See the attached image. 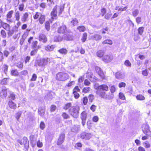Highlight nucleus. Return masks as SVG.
<instances>
[{
	"instance_id": "nucleus-56",
	"label": "nucleus",
	"mask_w": 151,
	"mask_h": 151,
	"mask_svg": "<svg viewBox=\"0 0 151 151\" xmlns=\"http://www.w3.org/2000/svg\"><path fill=\"white\" fill-rule=\"evenodd\" d=\"M37 63L38 65L40 66H44L42 59L39 60Z\"/></svg>"
},
{
	"instance_id": "nucleus-52",
	"label": "nucleus",
	"mask_w": 151,
	"mask_h": 151,
	"mask_svg": "<svg viewBox=\"0 0 151 151\" xmlns=\"http://www.w3.org/2000/svg\"><path fill=\"white\" fill-rule=\"evenodd\" d=\"M23 66V63L21 62H19L17 64V66L19 68H22Z\"/></svg>"
},
{
	"instance_id": "nucleus-53",
	"label": "nucleus",
	"mask_w": 151,
	"mask_h": 151,
	"mask_svg": "<svg viewBox=\"0 0 151 151\" xmlns=\"http://www.w3.org/2000/svg\"><path fill=\"white\" fill-rule=\"evenodd\" d=\"M45 124L43 122H41L40 124V127L41 129H43L45 128Z\"/></svg>"
},
{
	"instance_id": "nucleus-26",
	"label": "nucleus",
	"mask_w": 151,
	"mask_h": 151,
	"mask_svg": "<svg viewBox=\"0 0 151 151\" xmlns=\"http://www.w3.org/2000/svg\"><path fill=\"white\" fill-rule=\"evenodd\" d=\"M104 52L103 50H100L98 51L96 53V55L98 57L101 58L104 55Z\"/></svg>"
},
{
	"instance_id": "nucleus-43",
	"label": "nucleus",
	"mask_w": 151,
	"mask_h": 151,
	"mask_svg": "<svg viewBox=\"0 0 151 151\" xmlns=\"http://www.w3.org/2000/svg\"><path fill=\"white\" fill-rule=\"evenodd\" d=\"M144 28L143 27H141L138 28V33L141 35L144 32Z\"/></svg>"
},
{
	"instance_id": "nucleus-12",
	"label": "nucleus",
	"mask_w": 151,
	"mask_h": 151,
	"mask_svg": "<svg viewBox=\"0 0 151 151\" xmlns=\"http://www.w3.org/2000/svg\"><path fill=\"white\" fill-rule=\"evenodd\" d=\"M80 129V126L77 125H74L71 128L72 132L77 133L78 132Z\"/></svg>"
},
{
	"instance_id": "nucleus-38",
	"label": "nucleus",
	"mask_w": 151,
	"mask_h": 151,
	"mask_svg": "<svg viewBox=\"0 0 151 151\" xmlns=\"http://www.w3.org/2000/svg\"><path fill=\"white\" fill-rule=\"evenodd\" d=\"M33 50L31 51L30 52V55L31 56L35 55L37 52V48L32 49Z\"/></svg>"
},
{
	"instance_id": "nucleus-32",
	"label": "nucleus",
	"mask_w": 151,
	"mask_h": 151,
	"mask_svg": "<svg viewBox=\"0 0 151 151\" xmlns=\"http://www.w3.org/2000/svg\"><path fill=\"white\" fill-rule=\"evenodd\" d=\"M8 66L5 64H4L2 67V70H3L4 73L6 74L8 71Z\"/></svg>"
},
{
	"instance_id": "nucleus-22",
	"label": "nucleus",
	"mask_w": 151,
	"mask_h": 151,
	"mask_svg": "<svg viewBox=\"0 0 151 151\" xmlns=\"http://www.w3.org/2000/svg\"><path fill=\"white\" fill-rule=\"evenodd\" d=\"M45 20V16L42 15L40 14V17L39 19V21L40 23L42 24L44 22Z\"/></svg>"
},
{
	"instance_id": "nucleus-49",
	"label": "nucleus",
	"mask_w": 151,
	"mask_h": 151,
	"mask_svg": "<svg viewBox=\"0 0 151 151\" xmlns=\"http://www.w3.org/2000/svg\"><path fill=\"white\" fill-rule=\"evenodd\" d=\"M88 98L89 102H92L94 99V96L92 94H90L88 96Z\"/></svg>"
},
{
	"instance_id": "nucleus-15",
	"label": "nucleus",
	"mask_w": 151,
	"mask_h": 151,
	"mask_svg": "<svg viewBox=\"0 0 151 151\" xmlns=\"http://www.w3.org/2000/svg\"><path fill=\"white\" fill-rule=\"evenodd\" d=\"M29 14L27 13L26 12L24 14L23 16L21 18V20L22 22L23 23L27 21V19L28 17Z\"/></svg>"
},
{
	"instance_id": "nucleus-23",
	"label": "nucleus",
	"mask_w": 151,
	"mask_h": 151,
	"mask_svg": "<svg viewBox=\"0 0 151 151\" xmlns=\"http://www.w3.org/2000/svg\"><path fill=\"white\" fill-rule=\"evenodd\" d=\"M13 11L12 10H11L8 13H7L6 15V17L7 19V20L8 22H11V20L9 19H10L12 17V15L13 14Z\"/></svg>"
},
{
	"instance_id": "nucleus-25",
	"label": "nucleus",
	"mask_w": 151,
	"mask_h": 151,
	"mask_svg": "<svg viewBox=\"0 0 151 151\" xmlns=\"http://www.w3.org/2000/svg\"><path fill=\"white\" fill-rule=\"evenodd\" d=\"M54 94L53 92L52 91L48 92L45 97L48 100L51 99L52 98L53 94Z\"/></svg>"
},
{
	"instance_id": "nucleus-59",
	"label": "nucleus",
	"mask_w": 151,
	"mask_h": 151,
	"mask_svg": "<svg viewBox=\"0 0 151 151\" xmlns=\"http://www.w3.org/2000/svg\"><path fill=\"white\" fill-rule=\"evenodd\" d=\"M136 21L137 24H139L141 22V18L140 17H137L136 19Z\"/></svg>"
},
{
	"instance_id": "nucleus-2",
	"label": "nucleus",
	"mask_w": 151,
	"mask_h": 151,
	"mask_svg": "<svg viewBox=\"0 0 151 151\" xmlns=\"http://www.w3.org/2000/svg\"><path fill=\"white\" fill-rule=\"evenodd\" d=\"M69 78V76L66 73L58 72L56 75V79L58 81H64Z\"/></svg>"
},
{
	"instance_id": "nucleus-3",
	"label": "nucleus",
	"mask_w": 151,
	"mask_h": 151,
	"mask_svg": "<svg viewBox=\"0 0 151 151\" xmlns=\"http://www.w3.org/2000/svg\"><path fill=\"white\" fill-rule=\"evenodd\" d=\"M79 110V108L73 106L70 108L68 112L70 115L73 117L77 118L78 116Z\"/></svg>"
},
{
	"instance_id": "nucleus-41",
	"label": "nucleus",
	"mask_w": 151,
	"mask_h": 151,
	"mask_svg": "<svg viewBox=\"0 0 151 151\" xmlns=\"http://www.w3.org/2000/svg\"><path fill=\"white\" fill-rule=\"evenodd\" d=\"M77 29L80 32H84L86 30L85 27L83 26H79L77 27Z\"/></svg>"
},
{
	"instance_id": "nucleus-1",
	"label": "nucleus",
	"mask_w": 151,
	"mask_h": 151,
	"mask_svg": "<svg viewBox=\"0 0 151 151\" xmlns=\"http://www.w3.org/2000/svg\"><path fill=\"white\" fill-rule=\"evenodd\" d=\"M95 88L96 90V94L102 98L104 97V95L106 94L105 91H108L109 89L108 86L106 84L95 86Z\"/></svg>"
},
{
	"instance_id": "nucleus-11",
	"label": "nucleus",
	"mask_w": 151,
	"mask_h": 151,
	"mask_svg": "<svg viewBox=\"0 0 151 151\" xmlns=\"http://www.w3.org/2000/svg\"><path fill=\"white\" fill-rule=\"evenodd\" d=\"M65 137V134L64 133L60 134L57 144L58 145H61L64 142Z\"/></svg>"
},
{
	"instance_id": "nucleus-27",
	"label": "nucleus",
	"mask_w": 151,
	"mask_h": 151,
	"mask_svg": "<svg viewBox=\"0 0 151 151\" xmlns=\"http://www.w3.org/2000/svg\"><path fill=\"white\" fill-rule=\"evenodd\" d=\"M72 105L70 103H68L65 104L63 107V109L65 110L70 109V108L72 107Z\"/></svg>"
},
{
	"instance_id": "nucleus-42",
	"label": "nucleus",
	"mask_w": 151,
	"mask_h": 151,
	"mask_svg": "<svg viewBox=\"0 0 151 151\" xmlns=\"http://www.w3.org/2000/svg\"><path fill=\"white\" fill-rule=\"evenodd\" d=\"M42 59L44 66L47 65L49 62L50 60V59L47 58H43Z\"/></svg>"
},
{
	"instance_id": "nucleus-6",
	"label": "nucleus",
	"mask_w": 151,
	"mask_h": 151,
	"mask_svg": "<svg viewBox=\"0 0 151 151\" xmlns=\"http://www.w3.org/2000/svg\"><path fill=\"white\" fill-rule=\"evenodd\" d=\"M8 91V89L7 88L5 87H3L2 88V89L0 93V96L2 98H6L7 95V92Z\"/></svg>"
},
{
	"instance_id": "nucleus-14",
	"label": "nucleus",
	"mask_w": 151,
	"mask_h": 151,
	"mask_svg": "<svg viewBox=\"0 0 151 151\" xmlns=\"http://www.w3.org/2000/svg\"><path fill=\"white\" fill-rule=\"evenodd\" d=\"M66 27L65 25H63L58 28V31L60 33H64L66 31Z\"/></svg>"
},
{
	"instance_id": "nucleus-9",
	"label": "nucleus",
	"mask_w": 151,
	"mask_h": 151,
	"mask_svg": "<svg viewBox=\"0 0 151 151\" xmlns=\"http://www.w3.org/2000/svg\"><path fill=\"white\" fill-rule=\"evenodd\" d=\"M95 70L101 78L104 79L105 78L104 73L100 68L96 67L95 68Z\"/></svg>"
},
{
	"instance_id": "nucleus-44",
	"label": "nucleus",
	"mask_w": 151,
	"mask_h": 151,
	"mask_svg": "<svg viewBox=\"0 0 151 151\" xmlns=\"http://www.w3.org/2000/svg\"><path fill=\"white\" fill-rule=\"evenodd\" d=\"M59 14L60 15L62 13V12L63 11L64 7V5H61L60 6H59Z\"/></svg>"
},
{
	"instance_id": "nucleus-33",
	"label": "nucleus",
	"mask_w": 151,
	"mask_h": 151,
	"mask_svg": "<svg viewBox=\"0 0 151 151\" xmlns=\"http://www.w3.org/2000/svg\"><path fill=\"white\" fill-rule=\"evenodd\" d=\"M87 117V114L85 111H83L81 114V119L86 120Z\"/></svg>"
},
{
	"instance_id": "nucleus-36",
	"label": "nucleus",
	"mask_w": 151,
	"mask_h": 151,
	"mask_svg": "<svg viewBox=\"0 0 151 151\" xmlns=\"http://www.w3.org/2000/svg\"><path fill=\"white\" fill-rule=\"evenodd\" d=\"M139 13V11L137 9L134 10L132 12V15L134 17H136Z\"/></svg>"
},
{
	"instance_id": "nucleus-13",
	"label": "nucleus",
	"mask_w": 151,
	"mask_h": 151,
	"mask_svg": "<svg viewBox=\"0 0 151 151\" xmlns=\"http://www.w3.org/2000/svg\"><path fill=\"white\" fill-rule=\"evenodd\" d=\"M0 21L3 27L7 31H9L10 29V25L6 23L3 22L1 19H0Z\"/></svg>"
},
{
	"instance_id": "nucleus-31",
	"label": "nucleus",
	"mask_w": 151,
	"mask_h": 151,
	"mask_svg": "<svg viewBox=\"0 0 151 151\" xmlns=\"http://www.w3.org/2000/svg\"><path fill=\"white\" fill-rule=\"evenodd\" d=\"M136 98L137 99L139 100L142 101L143 100L145 99V97L144 96L141 94L137 95L136 96Z\"/></svg>"
},
{
	"instance_id": "nucleus-5",
	"label": "nucleus",
	"mask_w": 151,
	"mask_h": 151,
	"mask_svg": "<svg viewBox=\"0 0 151 151\" xmlns=\"http://www.w3.org/2000/svg\"><path fill=\"white\" fill-rule=\"evenodd\" d=\"M57 5H56L50 13L51 18L54 19H56L57 18Z\"/></svg>"
},
{
	"instance_id": "nucleus-51",
	"label": "nucleus",
	"mask_w": 151,
	"mask_h": 151,
	"mask_svg": "<svg viewBox=\"0 0 151 151\" xmlns=\"http://www.w3.org/2000/svg\"><path fill=\"white\" fill-rule=\"evenodd\" d=\"M124 65L127 67H131V64L128 60H127L124 62Z\"/></svg>"
},
{
	"instance_id": "nucleus-29",
	"label": "nucleus",
	"mask_w": 151,
	"mask_h": 151,
	"mask_svg": "<svg viewBox=\"0 0 151 151\" xmlns=\"http://www.w3.org/2000/svg\"><path fill=\"white\" fill-rule=\"evenodd\" d=\"M63 39V37L60 36H56L54 37V40L55 42H60Z\"/></svg>"
},
{
	"instance_id": "nucleus-46",
	"label": "nucleus",
	"mask_w": 151,
	"mask_h": 151,
	"mask_svg": "<svg viewBox=\"0 0 151 151\" xmlns=\"http://www.w3.org/2000/svg\"><path fill=\"white\" fill-rule=\"evenodd\" d=\"M62 116L64 119H67L69 118V115L65 112H63Z\"/></svg>"
},
{
	"instance_id": "nucleus-62",
	"label": "nucleus",
	"mask_w": 151,
	"mask_h": 151,
	"mask_svg": "<svg viewBox=\"0 0 151 151\" xmlns=\"http://www.w3.org/2000/svg\"><path fill=\"white\" fill-rule=\"evenodd\" d=\"M110 90L111 92V93L113 94L115 91L116 88L114 86H111Z\"/></svg>"
},
{
	"instance_id": "nucleus-35",
	"label": "nucleus",
	"mask_w": 151,
	"mask_h": 151,
	"mask_svg": "<svg viewBox=\"0 0 151 151\" xmlns=\"http://www.w3.org/2000/svg\"><path fill=\"white\" fill-rule=\"evenodd\" d=\"M15 16L16 20L19 21L20 19V13L19 11H17L16 12Z\"/></svg>"
},
{
	"instance_id": "nucleus-10",
	"label": "nucleus",
	"mask_w": 151,
	"mask_h": 151,
	"mask_svg": "<svg viewBox=\"0 0 151 151\" xmlns=\"http://www.w3.org/2000/svg\"><path fill=\"white\" fill-rule=\"evenodd\" d=\"M113 58L112 56L110 55H105L103 58V60L105 62L111 61Z\"/></svg>"
},
{
	"instance_id": "nucleus-30",
	"label": "nucleus",
	"mask_w": 151,
	"mask_h": 151,
	"mask_svg": "<svg viewBox=\"0 0 151 151\" xmlns=\"http://www.w3.org/2000/svg\"><path fill=\"white\" fill-rule=\"evenodd\" d=\"M108 44L109 45H111L113 44L112 41L109 39H107L104 40L102 42V44L103 45Z\"/></svg>"
},
{
	"instance_id": "nucleus-19",
	"label": "nucleus",
	"mask_w": 151,
	"mask_h": 151,
	"mask_svg": "<svg viewBox=\"0 0 151 151\" xmlns=\"http://www.w3.org/2000/svg\"><path fill=\"white\" fill-rule=\"evenodd\" d=\"M104 96V97H102V98L109 100H110L112 99L114 97V95L110 93L106 95V94H105Z\"/></svg>"
},
{
	"instance_id": "nucleus-57",
	"label": "nucleus",
	"mask_w": 151,
	"mask_h": 151,
	"mask_svg": "<svg viewBox=\"0 0 151 151\" xmlns=\"http://www.w3.org/2000/svg\"><path fill=\"white\" fill-rule=\"evenodd\" d=\"M7 83V78H4L1 81V84L2 85H5Z\"/></svg>"
},
{
	"instance_id": "nucleus-61",
	"label": "nucleus",
	"mask_w": 151,
	"mask_h": 151,
	"mask_svg": "<svg viewBox=\"0 0 151 151\" xmlns=\"http://www.w3.org/2000/svg\"><path fill=\"white\" fill-rule=\"evenodd\" d=\"M99 120V118L97 116H94L92 118L93 121L95 122H97Z\"/></svg>"
},
{
	"instance_id": "nucleus-55",
	"label": "nucleus",
	"mask_w": 151,
	"mask_h": 151,
	"mask_svg": "<svg viewBox=\"0 0 151 151\" xmlns=\"http://www.w3.org/2000/svg\"><path fill=\"white\" fill-rule=\"evenodd\" d=\"M41 14L40 13H39L38 12H37L36 14L34 16L33 18L35 19H37L40 16V15Z\"/></svg>"
},
{
	"instance_id": "nucleus-28",
	"label": "nucleus",
	"mask_w": 151,
	"mask_h": 151,
	"mask_svg": "<svg viewBox=\"0 0 151 151\" xmlns=\"http://www.w3.org/2000/svg\"><path fill=\"white\" fill-rule=\"evenodd\" d=\"M58 51L60 54H62L63 55L66 54L68 52V51L67 50L64 48H62L59 50H58Z\"/></svg>"
},
{
	"instance_id": "nucleus-24",
	"label": "nucleus",
	"mask_w": 151,
	"mask_h": 151,
	"mask_svg": "<svg viewBox=\"0 0 151 151\" xmlns=\"http://www.w3.org/2000/svg\"><path fill=\"white\" fill-rule=\"evenodd\" d=\"M11 74L12 76H17L19 75V72L16 69L11 70Z\"/></svg>"
},
{
	"instance_id": "nucleus-64",
	"label": "nucleus",
	"mask_w": 151,
	"mask_h": 151,
	"mask_svg": "<svg viewBox=\"0 0 151 151\" xmlns=\"http://www.w3.org/2000/svg\"><path fill=\"white\" fill-rule=\"evenodd\" d=\"M4 56L7 57L9 54V52L6 50H5L3 52Z\"/></svg>"
},
{
	"instance_id": "nucleus-17",
	"label": "nucleus",
	"mask_w": 151,
	"mask_h": 151,
	"mask_svg": "<svg viewBox=\"0 0 151 151\" xmlns=\"http://www.w3.org/2000/svg\"><path fill=\"white\" fill-rule=\"evenodd\" d=\"M91 38L96 41H98L101 40L102 37L101 35L98 34H95L91 37Z\"/></svg>"
},
{
	"instance_id": "nucleus-7",
	"label": "nucleus",
	"mask_w": 151,
	"mask_h": 151,
	"mask_svg": "<svg viewBox=\"0 0 151 151\" xmlns=\"http://www.w3.org/2000/svg\"><path fill=\"white\" fill-rule=\"evenodd\" d=\"M115 77L118 80H121L124 78L125 75L124 73L122 71H118L115 73Z\"/></svg>"
},
{
	"instance_id": "nucleus-50",
	"label": "nucleus",
	"mask_w": 151,
	"mask_h": 151,
	"mask_svg": "<svg viewBox=\"0 0 151 151\" xmlns=\"http://www.w3.org/2000/svg\"><path fill=\"white\" fill-rule=\"evenodd\" d=\"M119 97L120 99L122 100H125V97L123 93H119Z\"/></svg>"
},
{
	"instance_id": "nucleus-34",
	"label": "nucleus",
	"mask_w": 151,
	"mask_h": 151,
	"mask_svg": "<svg viewBox=\"0 0 151 151\" xmlns=\"http://www.w3.org/2000/svg\"><path fill=\"white\" fill-rule=\"evenodd\" d=\"M45 26L46 29L49 31L50 29V22L49 21H47L45 22Z\"/></svg>"
},
{
	"instance_id": "nucleus-58",
	"label": "nucleus",
	"mask_w": 151,
	"mask_h": 151,
	"mask_svg": "<svg viewBox=\"0 0 151 151\" xmlns=\"http://www.w3.org/2000/svg\"><path fill=\"white\" fill-rule=\"evenodd\" d=\"M37 78V76L36 75L35 73H34L32 76V78L31 79V81H35L36 80Z\"/></svg>"
},
{
	"instance_id": "nucleus-16",
	"label": "nucleus",
	"mask_w": 151,
	"mask_h": 151,
	"mask_svg": "<svg viewBox=\"0 0 151 151\" xmlns=\"http://www.w3.org/2000/svg\"><path fill=\"white\" fill-rule=\"evenodd\" d=\"M8 104L9 107L11 109H16L17 107L16 104L13 102L12 100H9Z\"/></svg>"
},
{
	"instance_id": "nucleus-20",
	"label": "nucleus",
	"mask_w": 151,
	"mask_h": 151,
	"mask_svg": "<svg viewBox=\"0 0 151 151\" xmlns=\"http://www.w3.org/2000/svg\"><path fill=\"white\" fill-rule=\"evenodd\" d=\"M55 47V45H52L51 46L48 45L45 47V49L47 51H52Z\"/></svg>"
},
{
	"instance_id": "nucleus-8",
	"label": "nucleus",
	"mask_w": 151,
	"mask_h": 151,
	"mask_svg": "<svg viewBox=\"0 0 151 151\" xmlns=\"http://www.w3.org/2000/svg\"><path fill=\"white\" fill-rule=\"evenodd\" d=\"M91 134L83 132L80 134V137L82 139H89L91 138Z\"/></svg>"
},
{
	"instance_id": "nucleus-54",
	"label": "nucleus",
	"mask_w": 151,
	"mask_h": 151,
	"mask_svg": "<svg viewBox=\"0 0 151 151\" xmlns=\"http://www.w3.org/2000/svg\"><path fill=\"white\" fill-rule=\"evenodd\" d=\"M88 99L87 97H84L83 99V102L84 105H86L88 102Z\"/></svg>"
},
{
	"instance_id": "nucleus-47",
	"label": "nucleus",
	"mask_w": 151,
	"mask_h": 151,
	"mask_svg": "<svg viewBox=\"0 0 151 151\" xmlns=\"http://www.w3.org/2000/svg\"><path fill=\"white\" fill-rule=\"evenodd\" d=\"M10 98L12 100H14L16 98L15 94L12 92H10Z\"/></svg>"
},
{
	"instance_id": "nucleus-40",
	"label": "nucleus",
	"mask_w": 151,
	"mask_h": 151,
	"mask_svg": "<svg viewBox=\"0 0 151 151\" xmlns=\"http://www.w3.org/2000/svg\"><path fill=\"white\" fill-rule=\"evenodd\" d=\"M87 35L86 33H84L83 35L81 40L83 42H84L86 40L87 38Z\"/></svg>"
},
{
	"instance_id": "nucleus-63",
	"label": "nucleus",
	"mask_w": 151,
	"mask_h": 151,
	"mask_svg": "<svg viewBox=\"0 0 151 151\" xmlns=\"http://www.w3.org/2000/svg\"><path fill=\"white\" fill-rule=\"evenodd\" d=\"M24 7V5L23 4H19V10L21 11H22L23 10Z\"/></svg>"
},
{
	"instance_id": "nucleus-37",
	"label": "nucleus",
	"mask_w": 151,
	"mask_h": 151,
	"mask_svg": "<svg viewBox=\"0 0 151 151\" xmlns=\"http://www.w3.org/2000/svg\"><path fill=\"white\" fill-rule=\"evenodd\" d=\"M90 87H86L83 88V92L84 93L88 92L90 90Z\"/></svg>"
},
{
	"instance_id": "nucleus-21",
	"label": "nucleus",
	"mask_w": 151,
	"mask_h": 151,
	"mask_svg": "<svg viewBox=\"0 0 151 151\" xmlns=\"http://www.w3.org/2000/svg\"><path fill=\"white\" fill-rule=\"evenodd\" d=\"M40 40L44 42H46L47 41V39L45 35L41 34L39 36Z\"/></svg>"
},
{
	"instance_id": "nucleus-39",
	"label": "nucleus",
	"mask_w": 151,
	"mask_h": 151,
	"mask_svg": "<svg viewBox=\"0 0 151 151\" xmlns=\"http://www.w3.org/2000/svg\"><path fill=\"white\" fill-rule=\"evenodd\" d=\"M71 22V24L73 26H75L78 24V21L75 18L73 19Z\"/></svg>"
},
{
	"instance_id": "nucleus-60",
	"label": "nucleus",
	"mask_w": 151,
	"mask_h": 151,
	"mask_svg": "<svg viewBox=\"0 0 151 151\" xmlns=\"http://www.w3.org/2000/svg\"><path fill=\"white\" fill-rule=\"evenodd\" d=\"M142 74L144 76H147L148 74V72L147 70L146 69L144 70H142Z\"/></svg>"
},
{
	"instance_id": "nucleus-4",
	"label": "nucleus",
	"mask_w": 151,
	"mask_h": 151,
	"mask_svg": "<svg viewBox=\"0 0 151 151\" xmlns=\"http://www.w3.org/2000/svg\"><path fill=\"white\" fill-rule=\"evenodd\" d=\"M18 142L21 145H24L25 151H27L29 147V142L27 137H24L23 138V141L21 140H18Z\"/></svg>"
},
{
	"instance_id": "nucleus-45",
	"label": "nucleus",
	"mask_w": 151,
	"mask_h": 151,
	"mask_svg": "<svg viewBox=\"0 0 151 151\" xmlns=\"http://www.w3.org/2000/svg\"><path fill=\"white\" fill-rule=\"evenodd\" d=\"M38 42L37 41H35V42H33L32 43V49H35V48H37L38 49V48L37 47V44Z\"/></svg>"
},
{
	"instance_id": "nucleus-18",
	"label": "nucleus",
	"mask_w": 151,
	"mask_h": 151,
	"mask_svg": "<svg viewBox=\"0 0 151 151\" xmlns=\"http://www.w3.org/2000/svg\"><path fill=\"white\" fill-rule=\"evenodd\" d=\"M63 38L66 40H72L73 37L72 35L69 34H65L63 35Z\"/></svg>"
},
{
	"instance_id": "nucleus-48",
	"label": "nucleus",
	"mask_w": 151,
	"mask_h": 151,
	"mask_svg": "<svg viewBox=\"0 0 151 151\" xmlns=\"http://www.w3.org/2000/svg\"><path fill=\"white\" fill-rule=\"evenodd\" d=\"M143 145L146 148H148L150 147V145L147 142L143 143Z\"/></svg>"
}]
</instances>
